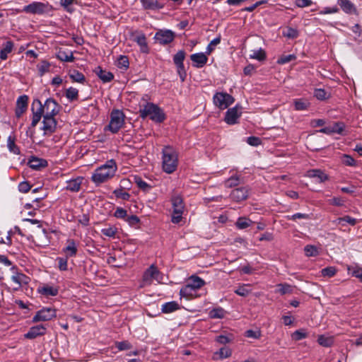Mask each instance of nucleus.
<instances>
[{
  "label": "nucleus",
  "mask_w": 362,
  "mask_h": 362,
  "mask_svg": "<svg viewBox=\"0 0 362 362\" xmlns=\"http://www.w3.org/2000/svg\"><path fill=\"white\" fill-rule=\"evenodd\" d=\"M283 36L288 39H296L299 35V32L297 29L291 27L286 28L282 33Z\"/></svg>",
  "instance_id": "79ce46f5"
},
{
  "label": "nucleus",
  "mask_w": 362,
  "mask_h": 362,
  "mask_svg": "<svg viewBox=\"0 0 362 362\" xmlns=\"http://www.w3.org/2000/svg\"><path fill=\"white\" fill-rule=\"evenodd\" d=\"M163 278V275L158 268L154 264H151L143 274L142 284L143 286L151 285L153 281L160 283Z\"/></svg>",
  "instance_id": "6e6552de"
},
{
  "label": "nucleus",
  "mask_w": 362,
  "mask_h": 362,
  "mask_svg": "<svg viewBox=\"0 0 362 362\" xmlns=\"http://www.w3.org/2000/svg\"><path fill=\"white\" fill-rule=\"evenodd\" d=\"M124 115L122 110H113L110 114V121L107 126L108 129L116 134L124 124Z\"/></svg>",
  "instance_id": "0eeeda50"
},
{
  "label": "nucleus",
  "mask_w": 362,
  "mask_h": 362,
  "mask_svg": "<svg viewBox=\"0 0 362 362\" xmlns=\"http://www.w3.org/2000/svg\"><path fill=\"white\" fill-rule=\"evenodd\" d=\"M83 177H77L74 179H71L66 181V189L69 191L73 192H77L81 189V185L82 184Z\"/></svg>",
  "instance_id": "bb28decb"
},
{
  "label": "nucleus",
  "mask_w": 362,
  "mask_h": 362,
  "mask_svg": "<svg viewBox=\"0 0 362 362\" xmlns=\"http://www.w3.org/2000/svg\"><path fill=\"white\" fill-rule=\"evenodd\" d=\"M7 148L10 153L15 155H20L21 151L19 147L16 144V137L13 135H9L7 138Z\"/></svg>",
  "instance_id": "72a5a7b5"
},
{
  "label": "nucleus",
  "mask_w": 362,
  "mask_h": 362,
  "mask_svg": "<svg viewBox=\"0 0 362 362\" xmlns=\"http://www.w3.org/2000/svg\"><path fill=\"white\" fill-rule=\"evenodd\" d=\"M47 328L42 325L31 327L28 332L24 334V337L29 339H34L46 334Z\"/></svg>",
  "instance_id": "aec40b11"
},
{
  "label": "nucleus",
  "mask_w": 362,
  "mask_h": 362,
  "mask_svg": "<svg viewBox=\"0 0 362 362\" xmlns=\"http://www.w3.org/2000/svg\"><path fill=\"white\" fill-rule=\"evenodd\" d=\"M317 342L324 347H330L334 344V339L331 336L322 334L318 337Z\"/></svg>",
  "instance_id": "ea45409f"
},
{
  "label": "nucleus",
  "mask_w": 362,
  "mask_h": 362,
  "mask_svg": "<svg viewBox=\"0 0 362 362\" xmlns=\"http://www.w3.org/2000/svg\"><path fill=\"white\" fill-rule=\"evenodd\" d=\"M134 182L136 184L137 187L144 192H148L151 189L152 187L146 182L142 180L139 175H135L133 177Z\"/></svg>",
  "instance_id": "4c0bfd02"
},
{
  "label": "nucleus",
  "mask_w": 362,
  "mask_h": 362,
  "mask_svg": "<svg viewBox=\"0 0 362 362\" xmlns=\"http://www.w3.org/2000/svg\"><path fill=\"white\" fill-rule=\"evenodd\" d=\"M14 47V44L12 41L8 40L3 44V48L0 50V59L4 61L7 59L8 54H10Z\"/></svg>",
  "instance_id": "2f4dec72"
},
{
  "label": "nucleus",
  "mask_w": 362,
  "mask_h": 362,
  "mask_svg": "<svg viewBox=\"0 0 362 362\" xmlns=\"http://www.w3.org/2000/svg\"><path fill=\"white\" fill-rule=\"evenodd\" d=\"M341 160H342V163L347 166H355L356 165V161H355L354 158L349 155L344 154L342 156Z\"/></svg>",
  "instance_id": "13d9d810"
},
{
  "label": "nucleus",
  "mask_w": 362,
  "mask_h": 362,
  "mask_svg": "<svg viewBox=\"0 0 362 362\" xmlns=\"http://www.w3.org/2000/svg\"><path fill=\"white\" fill-rule=\"evenodd\" d=\"M41 110L42 107L40 105V100H34L31 107L33 117L30 127L32 128L35 127L38 122L40 121L41 118L43 117V113Z\"/></svg>",
  "instance_id": "dca6fc26"
},
{
  "label": "nucleus",
  "mask_w": 362,
  "mask_h": 362,
  "mask_svg": "<svg viewBox=\"0 0 362 362\" xmlns=\"http://www.w3.org/2000/svg\"><path fill=\"white\" fill-rule=\"evenodd\" d=\"M28 97L26 95H21L16 101L15 114L16 117L20 118L28 108Z\"/></svg>",
  "instance_id": "412c9836"
},
{
  "label": "nucleus",
  "mask_w": 362,
  "mask_h": 362,
  "mask_svg": "<svg viewBox=\"0 0 362 362\" xmlns=\"http://www.w3.org/2000/svg\"><path fill=\"white\" fill-rule=\"evenodd\" d=\"M114 216L117 218L126 219L127 211L122 207H117L114 212Z\"/></svg>",
  "instance_id": "4d7b16f0"
},
{
  "label": "nucleus",
  "mask_w": 362,
  "mask_h": 362,
  "mask_svg": "<svg viewBox=\"0 0 362 362\" xmlns=\"http://www.w3.org/2000/svg\"><path fill=\"white\" fill-rule=\"evenodd\" d=\"M216 342L221 344H226L232 341V338L227 335H219L216 338Z\"/></svg>",
  "instance_id": "338daca9"
},
{
  "label": "nucleus",
  "mask_w": 362,
  "mask_h": 362,
  "mask_svg": "<svg viewBox=\"0 0 362 362\" xmlns=\"http://www.w3.org/2000/svg\"><path fill=\"white\" fill-rule=\"evenodd\" d=\"M233 97L225 92H217L213 97L214 105L220 110H225L234 103Z\"/></svg>",
  "instance_id": "1a4fd4ad"
},
{
  "label": "nucleus",
  "mask_w": 362,
  "mask_h": 362,
  "mask_svg": "<svg viewBox=\"0 0 362 362\" xmlns=\"http://www.w3.org/2000/svg\"><path fill=\"white\" fill-rule=\"evenodd\" d=\"M329 204L337 206H341L345 203V199L341 197H334L328 201Z\"/></svg>",
  "instance_id": "052dcab7"
},
{
  "label": "nucleus",
  "mask_w": 362,
  "mask_h": 362,
  "mask_svg": "<svg viewBox=\"0 0 362 362\" xmlns=\"http://www.w3.org/2000/svg\"><path fill=\"white\" fill-rule=\"evenodd\" d=\"M42 124L44 135L49 136L55 132L57 122L54 117L43 116Z\"/></svg>",
  "instance_id": "2eb2a0df"
},
{
  "label": "nucleus",
  "mask_w": 362,
  "mask_h": 362,
  "mask_svg": "<svg viewBox=\"0 0 362 362\" xmlns=\"http://www.w3.org/2000/svg\"><path fill=\"white\" fill-rule=\"evenodd\" d=\"M11 270L13 272L11 279L15 284V286L13 288L14 291H18L23 285H26L30 282V278L23 273L18 272L15 266L11 267Z\"/></svg>",
  "instance_id": "f8f14e48"
},
{
  "label": "nucleus",
  "mask_w": 362,
  "mask_h": 362,
  "mask_svg": "<svg viewBox=\"0 0 362 362\" xmlns=\"http://www.w3.org/2000/svg\"><path fill=\"white\" fill-rule=\"evenodd\" d=\"M57 57L62 62H73L74 59L72 53L68 54L65 52H59L57 55Z\"/></svg>",
  "instance_id": "6e6d98bb"
},
{
  "label": "nucleus",
  "mask_w": 362,
  "mask_h": 362,
  "mask_svg": "<svg viewBox=\"0 0 362 362\" xmlns=\"http://www.w3.org/2000/svg\"><path fill=\"white\" fill-rule=\"evenodd\" d=\"M186 52L185 50L181 49L179 50L174 56H173V62L177 68V72L180 78L182 81H184L187 76V72L184 66V60L185 59Z\"/></svg>",
  "instance_id": "9b49d317"
},
{
  "label": "nucleus",
  "mask_w": 362,
  "mask_h": 362,
  "mask_svg": "<svg viewBox=\"0 0 362 362\" xmlns=\"http://www.w3.org/2000/svg\"><path fill=\"white\" fill-rule=\"evenodd\" d=\"M247 143L252 146H258L262 141L259 137L251 136L247 138Z\"/></svg>",
  "instance_id": "680f3d73"
},
{
  "label": "nucleus",
  "mask_w": 362,
  "mask_h": 362,
  "mask_svg": "<svg viewBox=\"0 0 362 362\" xmlns=\"http://www.w3.org/2000/svg\"><path fill=\"white\" fill-rule=\"evenodd\" d=\"M221 35H218V37L213 39L206 47V54H209L215 49L216 46L221 42Z\"/></svg>",
  "instance_id": "864d4df0"
},
{
  "label": "nucleus",
  "mask_w": 362,
  "mask_h": 362,
  "mask_svg": "<svg viewBox=\"0 0 362 362\" xmlns=\"http://www.w3.org/2000/svg\"><path fill=\"white\" fill-rule=\"evenodd\" d=\"M53 7L48 2L33 1L25 6L22 11L33 15H43L52 11Z\"/></svg>",
  "instance_id": "39448f33"
},
{
  "label": "nucleus",
  "mask_w": 362,
  "mask_h": 362,
  "mask_svg": "<svg viewBox=\"0 0 362 362\" xmlns=\"http://www.w3.org/2000/svg\"><path fill=\"white\" fill-rule=\"evenodd\" d=\"M69 77L74 82L83 83L86 81L84 75L77 70H74L70 74Z\"/></svg>",
  "instance_id": "49530a36"
},
{
  "label": "nucleus",
  "mask_w": 362,
  "mask_h": 362,
  "mask_svg": "<svg viewBox=\"0 0 362 362\" xmlns=\"http://www.w3.org/2000/svg\"><path fill=\"white\" fill-rule=\"evenodd\" d=\"M113 194L116 198L121 199L124 201L129 200L131 197L130 194L124 191L122 187L115 189L113 191Z\"/></svg>",
  "instance_id": "37998d69"
},
{
  "label": "nucleus",
  "mask_w": 362,
  "mask_h": 362,
  "mask_svg": "<svg viewBox=\"0 0 362 362\" xmlns=\"http://www.w3.org/2000/svg\"><path fill=\"white\" fill-rule=\"evenodd\" d=\"M307 176L310 178H315L319 182H323L328 179L327 175L319 169L308 170L307 172Z\"/></svg>",
  "instance_id": "c756f323"
},
{
  "label": "nucleus",
  "mask_w": 362,
  "mask_h": 362,
  "mask_svg": "<svg viewBox=\"0 0 362 362\" xmlns=\"http://www.w3.org/2000/svg\"><path fill=\"white\" fill-rule=\"evenodd\" d=\"M277 286L279 288L277 291L281 295L293 293V286L288 284H279Z\"/></svg>",
  "instance_id": "09e8293b"
},
{
  "label": "nucleus",
  "mask_w": 362,
  "mask_h": 362,
  "mask_svg": "<svg viewBox=\"0 0 362 362\" xmlns=\"http://www.w3.org/2000/svg\"><path fill=\"white\" fill-rule=\"evenodd\" d=\"M132 36L133 41L136 42L139 46L140 51L142 53L148 54L149 52V48L145 34L141 32H135L132 33Z\"/></svg>",
  "instance_id": "a211bd4d"
},
{
  "label": "nucleus",
  "mask_w": 362,
  "mask_h": 362,
  "mask_svg": "<svg viewBox=\"0 0 362 362\" xmlns=\"http://www.w3.org/2000/svg\"><path fill=\"white\" fill-rule=\"evenodd\" d=\"M314 96L318 100H325L327 98V92L322 88L315 90Z\"/></svg>",
  "instance_id": "69168bd1"
},
{
  "label": "nucleus",
  "mask_w": 362,
  "mask_h": 362,
  "mask_svg": "<svg viewBox=\"0 0 362 362\" xmlns=\"http://www.w3.org/2000/svg\"><path fill=\"white\" fill-rule=\"evenodd\" d=\"M117 169V167L115 161L112 159L109 160L93 172L91 180L96 185H99L112 178L115 175Z\"/></svg>",
  "instance_id": "f257e3e1"
},
{
  "label": "nucleus",
  "mask_w": 362,
  "mask_h": 362,
  "mask_svg": "<svg viewBox=\"0 0 362 362\" xmlns=\"http://www.w3.org/2000/svg\"><path fill=\"white\" fill-rule=\"evenodd\" d=\"M249 189L247 187H237L231 191L230 197L235 202H240L248 197Z\"/></svg>",
  "instance_id": "6ab92c4d"
},
{
  "label": "nucleus",
  "mask_w": 362,
  "mask_h": 362,
  "mask_svg": "<svg viewBox=\"0 0 362 362\" xmlns=\"http://www.w3.org/2000/svg\"><path fill=\"white\" fill-rule=\"evenodd\" d=\"M190 59L192 62V66L196 68H202L208 61L206 52H199L192 54L190 56Z\"/></svg>",
  "instance_id": "4be33fe9"
},
{
  "label": "nucleus",
  "mask_w": 362,
  "mask_h": 362,
  "mask_svg": "<svg viewBox=\"0 0 362 362\" xmlns=\"http://www.w3.org/2000/svg\"><path fill=\"white\" fill-rule=\"evenodd\" d=\"M38 292L46 297L56 296L59 293V288L56 286L44 284L38 288Z\"/></svg>",
  "instance_id": "b1692460"
},
{
  "label": "nucleus",
  "mask_w": 362,
  "mask_h": 362,
  "mask_svg": "<svg viewBox=\"0 0 362 362\" xmlns=\"http://www.w3.org/2000/svg\"><path fill=\"white\" fill-rule=\"evenodd\" d=\"M28 165L33 170H40L42 168L47 167L48 163L45 159L31 156L28 160Z\"/></svg>",
  "instance_id": "5701e85b"
},
{
  "label": "nucleus",
  "mask_w": 362,
  "mask_h": 362,
  "mask_svg": "<svg viewBox=\"0 0 362 362\" xmlns=\"http://www.w3.org/2000/svg\"><path fill=\"white\" fill-rule=\"evenodd\" d=\"M50 64L47 61H42L40 64L37 65L38 74L42 76L45 73L49 71Z\"/></svg>",
  "instance_id": "8fccbe9b"
},
{
  "label": "nucleus",
  "mask_w": 362,
  "mask_h": 362,
  "mask_svg": "<svg viewBox=\"0 0 362 362\" xmlns=\"http://www.w3.org/2000/svg\"><path fill=\"white\" fill-rule=\"evenodd\" d=\"M175 33L170 30H160L156 33L154 38L160 45H165L173 41Z\"/></svg>",
  "instance_id": "4468645a"
},
{
  "label": "nucleus",
  "mask_w": 362,
  "mask_h": 362,
  "mask_svg": "<svg viewBox=\"0 0 362 362\" xmlns=\"http://www.w3.org/2000/svg\"><path fill=\"white\" fill-rule=\"evenodd\" d=\"M294 109L297 111H303L307 110L310 103L308 100L298 98L293 100Z\"/></svg>",
  "instance_id": "e433bc0d"
},
{
  "label": "nucleus",
  "mask_w": 362,
  "mask_h": 362,
  "mask_svg": "<svg viewBox=\"0 0 362 362\" xmlns=\"http://www.w3.org/2000/svg\"><path fill=\"white\" fill-rule=\"evenodd\" d=\"M252 221L246 217H240L238 218L235 226L238 229H245L250 226Z\"/></svg>",
  "instance_id": "a19ab883"
},
{
  "label": "nucleus",
  "mask_w": 362,
  "mask_h": 362,
  "mask_svg": "<svg viewBox=\"0 0 362 362\" xmlns=\"http://www.w3.org/2000/svg\"><path fill=\"white\" fill-rule=\"evenodd\" d=\"M40 105L42 107L43 116L54 117L59 112V105L55 100L52 98H47L44 104L40 100Z\"/></svg>",
  "instance_id": "9d476101"
},
{
  "label": "nucleus",
  "mask_w": 362,
  "mask_h": 362,
  "mask_svg": "<svg viewBox=\"0 0 362 362\" xmlns=\"http://www.w3.org/2000/svg\"><path fill=\"white\" fill-rule=\"evenodd\" d=\"M296 57L294 54L283 55L278 59L277 63L279 64H285L293 59H296Z\"/></svg>",
  "instance_id": "bf43d9fd"
},
{
  "label": "nucleus",
  "mask_w": 362,
  "mask_h": 362,
  "mask_svg": "<svg viewBox=\"0 0 362 362\" xmlns=\"http://www.w3.org/2000/svg\"><path fill=\"white\" fill-rule=\"evenodd\" d=\"M240 108V107L236 105L235 107L229 108L226 111L224 121L228 124L233 125L238 123V119L241 116V112L239 111Z\"/></svg>",
  "instance_id": "f3484780"
},
{
  "label": "nucleus",
  "mask_w": 362,
  "mask_h": 362,
  "mask_svg": "<svg viewBox=\"0 0 362 362\" xmlns=\"http://www.w3.org/2000/svg\"><path fill=\"white\" fill-rule=\"evenodd\" d=\"M250 59H257L258 61H262L266 59L265 52L262 49L258 50H254L252 54L250 55Z\"/></svg>",
  "instance_id": "3c124183"
},
{
  "label": "nucleus",
  "mask_w": 362,
  "mask_h": 362,
  "mask_svg": "<svg viewBox=\"0 0 362 362\" xmlns=\"http://www.w3.org/2000/svg\"><path fill=\"white\" fill-rule=\"evenodd\" d=\"M30 185L26 181H23L19 183L18 190L23 193H27L30 189Z\"/></svg>",
  "instance_id": "774afa93"
},
{
  "label": "nucleus",
  "mask_w": 362,
  "mask_h": 362,
  "mask_svg": "<svg viewBox=\"0 0 362 362\" xmlns=\"http://www.w3.org/2000/svg\"><path fill=\"white\" fill-rule=\"evenodd\" d=\"M78 251L77 245L76 242L73 239H68L66 241V245L62 250V252L65 254L66 257H72L76 256Z\"/></svg>",
  "instance_id": "393cba45"
},
{
  "label": "nucleus",
  "mask_w": 362,
  "mask_h": 362,
  "mask_svg": "<svg viewBox=\"0 0 362 362\" xmlns=\"http://www.w3.org/2000/svg\"><path fill=\"white\" fill-rule=\"evenodd\" d=\"M347 271L352 276L358 279L362 277V267L357 264L347 266Z\"/></svg>",
  "instance_id": "58836bf2"
},
{
  "label": "nucleus",
  "mask_w": 362,
  "mask_h": 362,
  "mask_svg": "<svg viewBox=\"0 0 362 362\" xmlns=\"http://www.w3.org/2000/svg\"><path fill=\"white\" fill-rule=\"evenodd\" d=\"M205 284V281L197 276H192L189 282L182 286L180 291V295L184 298H197V291Z\"/></svg>",
  "instance_id": "7ed1b4c3"
},
{
  "label": "nucleus",
  "mask_w": 362,
  "mask_h": 362,
  "mask_svg": "<svg viewBox=\"0 0 362 362\" xmlns=\"http://www.w3.org/2000/svg\"><path fill=\"white\" fill-rule=\"evenodd\" d=\"M305 255L307 257H316L319 255L318 248L313 245H308L304 247Z\"/></svg>",
  "instance_id": "de8ad7c7"
},
{
  "label": "nucleus",
  "mask_w": 362,
  "mask_h": 362,
  "mask_svg": "<svg viewBox=\"0 0 362 362\" xmlns=\"http://www.w3.org/2000/svg\"><path fill=\"white\" fill-rule=\"evenodd\" d=\"M178 165V153L171 146H165L162 149V168L163 170L171 174L174 173Z\"/></svg>",
  "instance_id": "f03ea898"
},
{
  "label": "nucleus",
  "mask_w": 362,
  "mask_h": 362,
  "mask_svg": "<svg viewBox=\"0 0 362 362\" xmlns=\"http://www.w3.org/2000/svg\"><path fill=\"white\" fill-rule=\"evenodd\" d=\"M142 6L146 10H158L163 8V4L158 0H141Z\"/></svg>",
  "instance_id": "c85d7f7f"
},
{
  "label": "nucleus",
  "mask_w": 362,
  "mask_h": 362,
  "mask_svg": "<svg viewBox=\"0 0 362 362\" xmlns=\"http://www.w3.org/2000/svg\"><path fill=\"white\" fill-rule=\"evenodd\" d=\"M56 317V310L52 308H43L36 313L33 317V322L49 321Z\"/></svg>",
  "instance_id": "ddd939ff"
},
{
  "label": "nucleus",
  "mask_w": 362,
  "mask_h": 362,
  "mask_svg": "<svg viewBox=\"0 0 362 362\" xmlns=\"http://www.w3.org/2000/svg\"><path fill=\"white\" fill-rule=\"evenodd\" d=\"M67 259H68V257H66L57 258V261L58 262V264H59V269L61 271L67 270V268H68Z\"/></svg>",
  "instance_id": "e2e57ef3"
},
{
  "label": "nucleus",
  "mask_w": 362,
  "mask_h": 362,
  "mask_svg": "<svg viewBox=\"0 0 362 362\" xmlns=\"http://www.w3.org/2000/svg\"><path fill=\"white\" fill-rule=\"evenodd\" d=\"M180 305L176 301H170L162 305L161 311L163 313H171L179 310Z\"/></svg>",
  "instance_id": "f704fd0d"
},
{
  "label": "nucleus",
  "mask_w": 362,
  "mask_h": 362,
  "mask_svg": "<svg viewBox=\"0 0 362 362\" xmlns=\"http://www.w3.org/2000/svg\"><path fill=\"white\" fill-rule=\"evenodd\" d=\"M242 177L237 173L232 175L230 177L225 180L223 185L226 188H232L238 186L241 182Z\"/></svg>",
  "instance_id": "473e14b6"
},
{
  "label": "nucleus",
  "mask_w": 362,
  "mask_h": 362,
  "mask_svg": "<svg viewBox=\"0 0 362 362\" xmlns=\"http://www.w3.org/2000/svg\"><path fill=\"white\" fill-rule=\"evenodd\" d=\"M95 73L103 83H108L114 78L112 73L103 70L100 66L95 68Z\"/></svg>",
  "instance_id": "cd10ccee"
},
{
  "label": "nucleus",
  "mask_w": 362,
  "mask_h": 362,
  "mask_svg": "<svg viewBox=\"0 0 362 362\" xmlns=\"http://www.w3.org/2000/svg\"><path fill=\"white\" fill-rule=\"evenodd\" d=\"M117 232V229L115 226H109L101 230L102 234L109 238H115Z\"/></svg>",
  "instance_id": "5fc2aeb1"
},
{
  "label": "nucleus",
  "mask_w": 362,
  "mask_h": 362,
  "mask_svg": "<svg viewBox=\"0 0 362 362\" xmlns=\"http://www.w3.org/2000/svg\"><path fill=\"white\" fill-rule=\"evenodd\" d=\"M337 4L341 10L347 14H354L356 13V8L354 4L349 0H338Z\"/></svg>",
  "instance_id": "a878e982"
},
{
  "label": "nucleus",
  "mask_w": 362,
  "mask_h": 362,
  "mask_svg": "<svg viewBox=\"0 0 362 362\" xmlns=\"http://www.w3.org/2000/svg\"><path fill=\"white\" fill-rule=\"evenodd\" d=\"M129 62L128 57L124 55H119L117 61V66L123 70H127L129 67Z\"/></svg>",
  "instance_id": "c03bdc74"
},
{
  "label": "nucleus",
  "mask_w": 362,
  "mask_h": 362,
  "mask_svg": "<svg viewBox=\"0 0 362 362\" xmlns=\"http://www.w3.org/2000/svg\"><path fill=\"white\" fill-rule=\"evenodd\" d=\"M337 269L335 267H327L321 270V275L324 277H332L337 273Z\"/></svg>",
  "instance_id": "603ef678"
},
{
  "label": "nucleus",
  "mask_w": 362,
  "mask_h": 362,
  "mask_svg": "<svg viewBox=\"0 0 362 362\" xmlns=\"http://www.w3.org/2000/svg\"><path fill=\"white\" fill-rule=\"evenodd\" d=\"M227 312L221 307L214 308L209 313V317L211 319H223Z\"/></svg>",
  "instance_id": "c9c22d12"
},
{
  "label": "nucleus",
  "mask_w": 362,
  "mask_h": 362,
  "mask_svg": "<svg viewBox=\"0 0 362 362\" xmlns=\"http://www.w3.org/2000/svg\"><path fill=\"white\" fill-rule=\"evenodd\" d=\"M139 113L142 118L149 117L151 120L156 122H161L165 118L163 110L157 105L152 103H147L144 105V107L139 110Z\"/></svg>",
  "instance_id": "20e7f679"
},
{
  "label": "nucleus",
  "mask_w": 362,
  "mask_h": 362,
  "mask_svg": "<svg viewBox=\"0 0 362 362\" xmlns=\"http://www.w3.org/2000/svg\"><path fill=\"white\" fill-rule=\"evenodd\" d=\"M232 355V350L227 346L221 348L214 354L213 359L215 361L223 360L229 358Z\"/></svg>",
  "instance_id": "7c9ffc66"
},
{
  "label": "nucleus",
  "mask_w": 362,
  "mask_h": 362,
  "mask_svg": "<svg viewBox=\"0 0 362 362\" xmlns=\"http://www.w3.org/2000/svg\"><path fill=\"white\" fill-rule=\"evenodd\" d=\"M42 199H43L42 197L35 199L33 201V203H27V204H25V208L27 209H31V208H33L34 209H40L41 207V206L39 204V203H40V202Z\"/></svg>",
  "instance_id": "0e129e2a"
},
{
  "label": "nucleus",
  "mask_w": 362,
  "mask_h": 362,
  "mask_svg": "<svg viewBox=\"0 0 362 362\" xmlns=\"http://www.w3.org/2000/svg\"><path fill=\"white\" fill-rule=\"evenodd\" d=\"M171 203L173 206V214L171 221L173 223H179L182 218L185 209V204L183 199L180 195H175L171 198Z\"/></svg>",
  "instance_id": "423d86ee"
},
{
  "label": "nucleus",
  "mask_w": 362,
  "mask_h": 362,
  "mask_svg": "<svg viewBox=\"0 0 362 362\" xmlns=\"http://www.w3.org/2000/svg\"><path fill=\"white\" fill-rule=\"evenodd\" d=\"M65 95L69 101L76 100L78 98V90L75 88L70 87L66 89Z\"/></svg>",
  "instance_id": "a18cd8bd"
}]
</instances>
